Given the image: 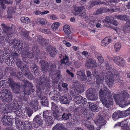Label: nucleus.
I'll list each match as a JSON object with an SVG mask.
<instances>
[{
    "label": "nucleus",
    "mask_w": 130,
    "mask_h": 130,
    "mask_svg": "<svg viewBox=\"0 0 130 130\" xmlns=\"http://www.w3.org/2000/svg\"><path fill=\"white\" fill-rule=\"evenodd\" d=\"M124 130H130L129 126L127 123L124 122H122V126Z\"/></svg>",
    "instance_id": "3c124183"
},
{
    "label": "nucleus",
    "mask_w": 130,
    "mask_h": 130,
    "mask_svg": "<svg viewBox=\"0 0 130 130\" xmlns=\"http://www.w3.org/2000/svg\"><path fill=\"white\" fill-rule=\"evenodd\" d=\"M76 74L78 78H79L81 80L85 81L87 79V77L85 73V70L83 69L82 71H77Z\"/></svg>",
    "instance_id": "393cba45"
},
{
    "label": "nucleus",
    "mask_w": 130,
    "mask_h": 130,
    "mask_svg": "<svg viewBox=\"0 0 130 130\" xmlns=\"http://www.w3.org/2000/svg\"><path fill=\"white\" fill-rule=\"evenodd\" d=\"M122 111V113H123V118L127 116L130 115V110L129 109H128Z\"/></svg>",
    "instance_id": "5fc2aeb1"
},
{
    "label": "nucleus",
    "mask_w": 130,
    "mask_h": 130,
    "mask_svg": "<svg viewBox=\"0 0 130 130\" xmlns=\"http://www.w3.org/2000/svg\"><path fill=\"white\" fill-rule=\"evenodd\" d=\"M72 99L69 94H64L59 98V101L61 104H69Z\"/></svg>",
    "instance_id": "a211bd4d"
},
{
    "label": "nucleus",
    "mask_w": 130,
    "mask_h": 130,
    "mask_svg": "<svg viewBox=\"0 0 130 130\" xmlns=\"http://www.w3.org/2000/svg\"><path fill=\"white\" fill-rule=\"evenodd\" d=\"M37 82L38 86L36 90V96L40 99L42 97V89H45L46 92L50 90L51 87L50 81L49 80H48L47 77L46 76L42 75L38 79Z\"/></svg>",
    "instance_id": "423d86ee"
},
{
    "label": "nucleus",
    "mask_w": 130,
    "mask_h": 130,
    "mask_svg": "<svg viewBox=\"0 0 130 130\" xmlns=\"http://www.w3.org/2000/svg\"><path fill=\"white\" fill-rule=\"evenodd\" d=\"M6 115L3 116L2 122L3 125L5 126H9L12 124V119Z\"/></svg>",
    "instance_id": "4be33fe9"
},
{
    "label": "nucleus",
    "mask_w": 130,
    "mask_h": 130,
    "mask_svg": "<svg viewBox=\"0 0 130 130\" xmlns=\"http://www.w3.org/2000/svg\"><path fill=\"white\" fill-rule=\"evenodd\" d=\"M45 124L47 126H51L54 123V121L52 117L43 119Z\"/></svg>",
    "instance_id": "c9c22d12"
},
{
    "label": "nucleus",
    "mask_w": 130,
    "mask_h": 130,
    "mask_svg": "<svg viewBox=\"0 0 130 130\" xmlns=\"http://www.w3.org/2000/svg\"><path fill=\"white\" fill-rule=\"evenodd\" d=\"M50 111L46 110L44 111L43 113V119L49 117H51L49 116Z\"/></svg>",
    "instance_id": "4d7b16f0"
},
{
    "label": "nucleus",
    "mask_w": 130,
    "mask_h": 130,
    "mask_svg": "<svg viewBox=\"0 0 130 130\" xmlns=\"http://www.w3.org/2000/svg\"><path fill=\"white\" fill-rule=\"evenodd\" d=\"M37 40H36V42L41 45L42 46H44V45L46 44V42L44 41V39L41 35H39L37 37Z\"/></svg>",
    "instance_id": "ea45409f"
},
{
    "label": "nucleus",
    "mask_w": 130,
    "mask_h": 130,
    "mask_svg": "<svg viewBox=\"0 0 130 130\" xmlns=\"http://www.w3.org/2000/svg\"><path fill=\"white\" fill-rule=\"evenodd\" d=\"M121 57L119 56H113L112 58V60L117 64H118V61L120 60Z\"/></svg>",
    "instance_id": "6e6d98bb"
},
{
    "label": "nucleus",
    "mask_w": 130,
    "mask_h": 130,
    "mask_svg": "<svg viewBox=\"0 0 130 130\" xmlns=\"http://www.w3.org/2000/svg\"><path fill=\"white\" fill-rule=\"evenodd\" d=\"M41 104L44 106H47L48 104V100L46 97L43 96L41 99Z\"/></svg>",
    "instance_id": "37998d69"
},
{
    "label": "nucleus",
    "mask_w": 130,
    "mask_h": 130,
    "mask_svg": "<svg viewBox=\"0 0 130 130\" xmlns=\"http://www.w3.org/2000/svg\"><path fill=\"white\" fill-rule=\"evenodd\" d=\"M42 120L39 118V116L36 115L34 119L33 125L35 128L38 127L42 124Z\"/></svg>",
    "instance_id": "5701e85b"
},
{
    "label": "nucleus",
    "mask_w": 130,
    "mask_h": 130,
    "mask_svg": "<svg viewBox=\"0 0 130 130\" xmlns=\"http://www.w3.org/2000/svg\"><path fill=\"white\" fill-rule=\"evenodd\" d=\"M84 88L83 85L80 83H78L77 86L74 85L73 87L71 88V93L73 96L75 95H78L80 93L84 92Z\"/></svg>",
    "instance_id": "4468645a"
},
{
    "label": "nucleus",
    "mask_w": 130,
    "mask_h": 130,
    "mask_svg": "<svg viewBox=\"0 0 130 130\" xmlns=\"http://www.w3.org/2000/svg\"><path fill=\"white\" fill-rule=\"evenodd\" d=\"M99 62L101 64L102 63L104 62V59L102 56L97 58Z\"/></svg>",
    "instance_id": "774afa93"
},
{
    "label": "nucleus",
    "mask_w": 130,
    "mask_h": 130,
    "mask_svg": "<svg viewBox=\"0 0 130 130\" xmlns=\"http://www.w3.org/2000/svg\"><path fill=\"white\" fill-rule=\"evenodd\" d=\"M125 61L124 60L123 58L121 57L120 59V60L118 61V63L117 65L119 66H121L123 67L125 64Z\"/></svg>",
    "instance_id": "13d9d810"
},
{
    "label": "nucleus",
    "mask_w": 130,
    "mask_h": 130,
    "mask_svg": "<svg viewBox=\"0 0 130 130\" xmlns=\"http://www.w3.org/2000/svg\"><path fill=\"white\" fill-rule=\"evenodd\" d=\"M0 4L2 8V10H4L6 8V7L5 5V4H6L8 5L11 4L13 3L12 1H7V0H0Z\"/></svg>",
    "instance_id": "72a5a7b5"
},
{
    "label": "nucleus",
    "mask_w": 130,
    "mask_h": 130,
    "mask_svg": "<svg viewBox=\"0 0 130 130\" xmlns=\"http://www.w3.org/2000/svg\"><path fill=\"white\" fill-rule=\"evenodd\" d=\"M51 104V109L53 111V116L54 118L60 112L58 110V106L54 103L52 102Z\"/></svg>",
    "instance_id": "bb28decb"
},
{
    "label": "nucleus",
    "mask_w": 130,
    "mask_h": 130,
    "mask_svg": "<svg viewBox=\"0 0 130 130\" xmlns=\"http://www.w3.org/2000/svg\"><path fill=\"white\" fill-rule=\"evenodd\" d=\"M63 30L66 34V37L68 41L71 40L73 38V33L71 31L70 26L65 25L63 27Z\"/></svg>",
    "instance_id": "f3484780"
},
{
    "label": "nucleus",
    "mask_w": 130,
    "mask_h": 130,
    "mask_svg": "<svg viewBox=\"0 0 130 130\" xmlns=\"http://www.w3.org/2000/svg\"><path fill=\"white\" fill-rule=\"evenodd\" d=\"M20 55L16 51L13 52V57L17 60L16 64L17 67L20 68L25 76L28 79L32 80L33 76L29 70L28 67L25 64L23 63L22 61L19 59Z\"/></svg>",
    "instance_id": "0eeeda50"
},
{
    "label": "nucleus",
    "mask_w": 130,
    "mask_h": 130,
    "mask_svg": "<svg viewBox=\"0 0 130 130\" xmlns=\"http://www.w3.org/2000/svg\"><path fill=\"white\" fill-rule=\"evenodd\" d=\"M95 68H94L91 69H92L93 74L95 75L96 76V75H97V74L98 75L99 72L98 71V69H95Z\"/></svg>",
    "instance_id": "69168bd1"
},
{
    "label": "nucleus",
    "mask_w": 130,
    "mask_h": 130,
    "mask_svg": "<svg viewBox=\"0 0 130 130\" xmlns=\"http://www.w3.org/2000/svg\"><path fill=\"white\" fill-rule=\"evenodd\" d=\"M21 21L24 23L28 24L30 22V19L26 17H22L20 19Z\"/></svg>",
    "instance_id": "a18cd8bd"
},
{
    "label": "nucleus",
    "mask_w": 130,
    "mask_h": 130,
    "mask_svg": "<svg viewBox=\"0 0 130 130\" xmlns=\"http://www.w3.org/2000/svg\"><path fill=\"white\" fill-rule=\"evenodd\" d=\"M85 66L87 69H89L96 68L97 65L95 60L89 58L86 61Z\"/></svg>",
    "instance_id": "dca6fc26"
},
{
    "label": "nucleus",
    "mask_w": 130,
    "mask_h": 130,
    "mask_svg": "<svg viewBox=\"0 0 130 130\" xmlns=\"http://www.w3.org/2000/svg\"><path fill=\"white\" fill-rule=\"evenodd\" d=\"M30 106L35 111H36L41 108L39 105L38 101L36 100L35 101H33L32 102Z\"/></svg>",
    "instance_id": "2f4dec72"
},
{
    "label": "nucleus",
    "mask_w": 130,
    "mask_h": 130,
    "mask_svg": "<svg viewBox=\"0 0 130 130\" xmlns=\"http://www.w3.org/2000/svg\"><path fill=\"white\" fill-rule=\"evenodd\" d=\"M74 125V124L71 122H68L66 124L67 127L70 129L73 128Z\"/></svg>",
    "instance_id": "052dcab7"
},
{
    "label": "nucleus",
    "mask_w": 130,
    "mask_h": 130,
    "mask_svg": "<svg viewBox=\"0 0 130 130\" xmlns=\"http://www.w3.org/2000/svg\"><path fill=\"white\" fill-rule=\"evenodd\" d=\"M26 111L29 117H30L32 113V111L30 108L27 107L26 108Z\"/></svg>",
    "instance_id": "680f3d73"
},
{
    "label": "nucleus",
    "mask_w": 130,
    "mask_h": 130,
    "mask_svg": "<svg viewBox=\"0 0 130 130\" xmlns=\"http://www.w3.org/2000/svg\"><path fill=\"white\" fill-rule=\"evenodd\" d=\"M102 120L101 119H100L96 120L95 121V123L97 125H98L100 124H101L102 122Z\"/></svg>",
    "instance_id": "338daca9"
},
{
    "label": "nucleus",
    "mask_w": 130,
    "mask_h": 130,
    "mask_svg": "<svg viewBox=\"0 0 130 130\" xmlns=\"http://www.w3.org/2000/svg\"><path fill=\"white\" fill-rule=\"evenodd\" d=\"M8 9L7 11L8 14L7 18H11L13 13H14L16 10L15 8V7H9L8 8Z\"/></svg>",
    "instance_id": "c756f323"
},
{
    "label": "nucleus",
    "mask_w": 130,
    "mask_h": 130,
    "mask_svg": "<svg viewBox=\"0 0 130 130\" xmlns=\"http://www.w3.org/2000/svg\"><path fill=\"white\" fill-rule=\"evenodd\" d=\"M47 21L44 18H38L36 21L37 23H39L42 25H45L47 23Z\"/></svg>",
    "instance_id": "09e8293b"
},
{
    "label": "nucleus",
    "mask_w": 130,
    "mask_h": 130,
    "mask_svg": "<svg viewBox=\"0 0 130 130\" xmlns=\"http://www.w3.org/2000/svg\"><path fill=\"white\" fill-rule=\"evenodd\" d=\"M74 104L77 106V108L80 110L82 116L84 117L85 120L87 121L84 123L85 126L89 130H94V127L91 124L90 120L92 118L90 116L89 111L86 107V104L87 103V100L82 96L79 95L75 96L74 98Z\"/></svg>",
    "instance_id": "7ed1b4c3"
},
{
    "label": "nucleus",
    "mask_w": 130,
    "mask_h": 130,
    "mask_svg": "<svg viewBox=\"0 0 130 130\" xmlns=\"http://www.w3.org/2000/svg\"><path fill=\"white\" fill-rule=\"evenodd\" d=\"M15 123L16 126L18 127L19 129L22 127V124L23 123L22 121H21L20 119L18 118H15Z\"/></svg>",
    "instance_id": "c03bdc74"
},
{
    "label": "nucleus",
    "mask_w": 130,
    "mask_h": 130,
    "mask_svg": "<svg viewBox=\"0 0 130 130\" xmlns=\"http://www.w3.org/2000/svg\"><path fill=\"white\" fill-rule=\"evenodd\" d=\"M95 78L97 84L98 85L101 84L103 83L104 76H102L100 75H98L96 76Z\"/></svg>",
    "instance_id": "58836bf2"
},
{
    "label": "nucleus",
    "mask_w": 130,
    "mask_h": 130,
    "mask_svg": "<svg viewBox=\"0 0 130 130\" xmlns=\"http://www.w3.org/2000/svg\"><path fill=\"white\" fill-rule=\"evenodd\" d=\"M99 94L101 102L104 106L108 108L113 104L110 91L108 89H100Z\"/></svg>",
    "instance_id": "39448f33"
},
{
    "label": "nucleus",
    "mask_w": 130,
    "mask_h": 130,
    "mask_svg": "<svg viewBox=\"0 0 130 130\" xmlns=\"http://www.w3.org/2000/svg\"><path fill=\"white\" fill-rule=\"evenodd\" d=\"M114 47L115 51L117 52L120 49L121 47V44L120 43H116L114 45Z\"/></svg>",
    "instance_id": "603ef678"
},
{
    "label": "nucleus",
    "mask_w": 130,
    "mask_h": 130,
    "mask_svg": "<svg viewBox=\"0 0 130 130\" xmlns=\"http://www.w3.org/2000/svg\"><path fill=\"white\" fill-rule=\"evenodd\" d=\"M22 102L20 101L14 100L11 104V108L14 110V113L17 117H20L22 115V110L21 109Z\"/></svg>",
    "instance_id": "1a4fd4ad"
},
{
    "label": "nucleus",
    "mask_w": 130,
    "mask_h": 130,
    "mask_svg": "<svg viewBox=\"0 0 130 130\" xmlns=\"http://www.w3.org/2000/svg\"><path fill=\"white\" fill-rule=\"evenodd\" d=\"M115 17L117 19H120L122 20H125L126 21L128 19V17L126 15H116Z\"/></svg>",
    "instance_id": "79ce46f5"
},
{
    "label": "nucleus",
    "mask_w": 130,
    "mask_h": 130,
    "mask_svg": "<svg viewBox=\"0 0 130 130\" xmlns=\"http://www.w3.org/2000/svg\"><path fill=\"white\" fill-rule=\"evenodd\" d=\"M111 39L110 37H106L103 39L101 41V45L102 46H105L107 45L110 43Z\"/></svg>",
    "instance_id": "4c0bfd02"
},
{
    "label": "nucleus",
    "mask_w": 130,
    "mask_h": 130,
    "mask_svg": "<svg viewBox=\"0 0 130 130\" xmlns=\"http://www.w3.org/2000/svg\"><path fill=\"white\" fill-rule=\"evenodd\" d=\"M58 88L60 91L63 93H66L68 90V88H62L59 86H58Z\"/></svg>",
    "instance_id": "864d4df0"
},
{
    "label": "nucleus",
    "mask_w": 130,
    "mask_h": 130,
    "mask_svg": "<svg viewBox=\"0 0 130 130\" xmlns=\"http://www.w3.org/2000/svg\"><path fill=\"white\" fill-rule=\"evenodd\" d=\"M2 25L3 30L0 29V44L3 42H9L10 44L12 45L14 48L17 50L18 52L23 49L22 57L24 58H26L25 60L27 58L32 59L33 58H34L35 59L38 60L40 50L37 46H35L33 47L31 53V52L29 51V44L27 43H25L23 47L22 42L20 40L13 39L10 40L11 39L10 37L11 36L13 33L12 30L14 27L12 25L10 27L4 24H2Z\"/></svg>",
    "instance_id": "f257e3e1"
},
{
    "label": "nucleus",
    "mask_w": 130,
    "mask_h": 130,
    "mask_svg": "<svg viewBox=\"0 0 130 130\" xmlns=\"http://www.w3.org/2000/svg\"><path fill=\"white\" fill-rule=\"evenodd\" d=\"M50 97L55 101L58 102L61 96L60 93L56 90L51 91L49 95Z\"/></svg>",
    "instance_id": "aec40b11"
},
{
    "label": "nucleus",
    "mask_w": 130,
    "mask_h": 130,
    "mask_svg": "<svg viewBox=\"0 0 130 130\" xmlns=\"http://www.w3.org/2000/svg\"><path fill=\"white\" fill-rule=\"evenodd\" d=\"M105 67L107 71L106 74V82L109 87H111L114 80H116L118 78L119 75L117 71L115 69H112V66H109L108 62L106 63Z\"/></svg>",
    "instance_id": "20e7f679"
},
{
    "label": "nucleus",
    "mask_w": 130,
    "mask_h": 130,
    "mask_svg": "<svg viewBox=\"0 0 130 130\" xmlns=\"http://www.w3.org/2000/svg\"><path fill=\"white\" fill-rule=\"evenodd\" d=\"M10 51L8 47H5L4 51L0 49V60L2 58V59L5 58L6 57V55L8 56L9 54Z\"/></svg>",
    "instance_id": "cd10ccee"
},
{
    "label": "nucleus",
    "mask_w": 130,
    "mask_h": 130,
    "mask_svg": "<svg viewBox=\"0 0 130 130\" xmlns=\"http://www.w3.org/2000/svg\"><path fill=\"white\" fill-rule=\"evenodd\" d=\"M118 10L116 8L112 9H110L107 7H101L100 8L98 9L94 13V14L95 15H98L100 14H102L103 13H105L107 12H116L117 10Z\"/></svg>",
    "instance_id": "2eb2a0df"
},
{
    "label": "nucleus",
    "mask_w": 130,
    "mask_h": 130,
    "mask_svg": "<svg viewBox=\"0 0 130 130\" xmlns=\"http://www.w3.org/2000/svg\"><path fill=\"white\" fill-rule=\"evenodd\" d=\"M51 48V50L50 51V54L51 57H53L56 55L57 53V51L56 50V48L54 47H53L51 46L50 48V49Z\"/></svg>",
    "instance_id": "a19ab883"
},
{
    "label": "nucleus",
    "mask_w": 130,
    "mask_h": 130,
    "mask_svg": "<svg viewBox=\"0 0 130 130\" xmlns=\"http://www.w3.org/2000/svg\"><path fill=\"white\" fill-rule=\"evenodd\" d=\"M71 114L69 113H62V112H60L55 117L54 119L59 121H62L63 120H67L69 119L70 117L71 116Z\"/></svg>",
    "instance_id": "6ab92c4d"
},
{
    "label": "nucleus",
    "mask_w": 130,
    "mask_h": 130,
    "mask_svg": "<svg viewBox=\"0 0 130 130\" xmlns=\"http://www.w3.org/2000/svg\"><path fill=\"white\" fill-rule=\"evenodd\" d=\"M126 24L127 25L128 27L126 25H124L122 26L123 27V30L124 32H128L127 30L128 29V28L130 27V20L127 19L126 21Z\"/></svg>",
    "instance_id": "de8ad7c7"
},
{
    "label": "nucleus",
    "mask_w": 130,
    "mask_h": 130,
    "mask_svg": "<svg viewBox=\"0 0 130 130\" xmlns=\"http://www.w3.org/2000/svg\"><path fill=\"white\" fill-rule=\"evenodd\" d=\"M32 72L34 73L35 76H38L40 75V70L39 67L36 64L33 63L30 67Z\"/></svg>",
    "instance_id": "b1692460"
},
{
    "label": "nucleus",
    "mask_w": 130,
    "mask_h": 130,
    "mask_svg": "<svg viewBox=\"0 0 130 130\" xmlns=\"http://www.w3.org/2000/svg\"><path fill=\"white\" fill-rule=\"evenodd\" d=\"M122 111L118 110L115 111L113 113L112 118L113 120L116 121L119 118H123Z\"/></svg>",
    "instance_id": "c85d7f7f"
},
{
    "label": "nucleus",
    "mask_w": 130,
    "mask_h": 130,
    "mask_svg": "<svg viewBox=\"0 0 130 130\" xmlns=\"http://www.w3.org/2000/svg\"><path fill=\"white\" fill-rule=\"evenodd\" d=\"M86 95L87 98L91 100H96L98 98L96 90L93 88H89L87 91Z\"/></svg>",
    "instance_id": "f8f14e48"
},
{
    "label": "nucleus",
    "mask_w": 130,
    "mask_h": 130,
    "mask_svg": "<svg viewBox=\"0 0 130 130\" xmlns=\"http://www.w3.org/2000/svg\"><path fill=\"white\" fill-rule=\"evenodd\" d=\"M83 2H85L87 0H81ZM90 2V6L91 7H93L95 5L101 4L100 2L97 1V0H91Z\"/></svg>",
    "instance_id": "49530a36"
},
{
    "label": "nucleus",
    "mask_w": 130,
    "mask_h": 130,
    "mask_svg": "<svg viewBox=\"0 0 130 130\" xmlns=\"http://www.w3.org/2000/svg\"><path fill=\"white\" fill-rule=\"evenodd\" d=\"M53 130H69L61 124L58 123L56 124L53 128Z\"/></svg>",
    "instance_id": "473e14b6"
},
{
    "label": "nucleus",
    "mask_w": 130,
    "mask_h": 130,
    "mask_svg": "<svg viewBox=\"0 0 130 130\" xmlns=\"http://www.w3.org/2000/svg\"><path fill=\"white\" fill-rule=\"evenodd\" d=\"M59 25L60 24L59 23L56 22L52 24L51 26V28L53 30H55L57 29Z\"/></svg>",
    "instance_id": "bf43d9fd"
},
{
    "label": "nucleus",
    "mask_w": 130,
    "mask_h": 130,
    "mask_svg": "<svg viewBox=\"0 0 130 130\" xmlns=\"http://www.w3.org/2000/svg\"><path fill=\"white\" fill-rule=\"evenodd\" d=\"M74 10L73 14L75 15H79L81 18H84L86 16V13L85 10L82 11L85 8L84 6L77 7L75 5L73 6Z\"/></svg>",
    "instance_id": "ddd939ff"
},
{
    "label": "nucleus",
    "mask_w": 130,
    "mask_h": 130,
    "mask_svg": "<svg viewBox=\"0 0 130 130\" xmlns=\"http://www.w3.org/2000/svg\"><path fill=\"white\" fill-rule=\"evenodd\" d=\"M7 82L5 80H2L0 81V87L3 88L4 87H6Z\"/></svg>",
    "instance_id": "e2e57ef3"
},
{
    "label": "nucleus",
    "mask_w": 130,
    "mask_h": 130,
    "mask_svg": "<svg viewBox=\"0 0 130 130\" xmlns=\"http://www.w3.org/2000/svg\"><path fill=\"white\" fill-rule=\"evenodd\" d=\"M87 105L88 107L91 109L92 111L94 112L97 111L98 108L96 104L89 102L88 103Z\"/></svg>",
    "instance_id": "f704fd0d"
},
{
    "label": "nucleus",
    "mask_w": 130,
    "mask_h": 130,
    "mask_svg": "<svg viewBox=\"0 0 130 130\" xmlns=\"http://www.w3.org/2000/svg\"><path fill=\"white\" fill-rule=\"evenodd\" d=\"M8 106V105L4 103H0V112L2 114H7L10 112Z\"/></svg>",
    "instance_id": "412c9836"
},
{
    "label": "nucleus",
    "mask_w": 130,
    "mask_h": 130,
    "mask_svg": "<svg viewBox=\"0 0 130 130\" xmlns=\"http://www.w3.org/2000/svg\"><path fill=\"white\" fill-rule=\"evenodd\" d=\"M69 61V58L66 54L65 55V57L62 59L60 61L61 63L66 64Z\"/></svg>",
    "instance_id": "8fccbe9b"
},
{
    "label": "nucleus",
    "mask_w": 130,
    "mask_h": 130,
    "mask_svg": "<svg viewBox=\"0 0 130 130\" xmlns=\"http://www.w3.org/2000/svg\"><path fill=\"white\" fill-rule=\"evenodd\" d=\"M22 127H21V129L22 130L25 129L26 130H31L32 129V123L29 120L25 121L22 124Z\"/></svg>",
    "instance_id": "a878e982"
},
{
    "label": "nucleus",
    "mask_w": 130,
    "mask_h": 130,
    "mask_svg": "<svg viewBox=\"0 0 130 130\" xmlns=\"http://www.w3.org/2000/svg\"><path fill=\"white\" fill-rule=\"evenodd\" d=\"M11 92L7 89L1 91L0 92V98L4 102H10L12 100Z\"/></svg>",
    "instance_id": "9b49d317"
},
{
    "label": "nucleus",
    "mask_w": 130,
    "mask_h": 130,
    "mask_svg": "<svg viewBox=\"0 0 130 130\" xmlns=\"http://www.w3.org/2000/svg\"><path fill=\"white\" fill-rule=\"evenodd\" d=\"M111 16H107L104 20V21L107 23H110L111 21Z\"/></svg>",
    "instance_id": "0e129e2a"
},
{
    "label": "nucleus",
    "mask_w": 130,
    "mask_h": 130,
    "mask_svg": "<svg viewBox=\"0 0 130 130\" xmlns=\"http://www.w3.org/2000/svg\"><path fill=\"white\" fill-rule=\"evenodd\" d=\"M13 58L10 57L9 58L5 60L6 63L9 66H11L14 64L15 61V59H16L13 57Z\"/></svg>",
    "instance_id": "7c9ffc66"
},
{
    "label": "nucleus",
    "mask_w": 130,
    "mask_h": 130,
    "mask_svg": "<svg viewBox=\"0 0 130 130\" xmlns=\"http://www.w3.org/2000/svg\"><path fill=\"white\" fill-rule=\"evenodd\" d=\"M7 70L10 73L11 76L22 81L24 84H21L23 91L19 93L20 85L17 83H14L13 78L9 77L8 79V82L9 86L11 88L13 92L19 94V98L21 101H27L30 94L33 95L34 96L33 93L35 90L33 88V85L28 81L23 79V75L22 72L15 71L14 68L11 67L7 68Z\"/></svg>",
    "instance_id": "f03ea898"
},
{
    "label": "nucleus",
    "mask_w": 130,
    "mask_h": 130,
    "mask_svg": "<svg viewBox=\"0 0 130 130\" xmlns=\"http://www.w3.org/2000/svg\"><path fill=\"white\" fill-rule=\"evenodd\" d=\"M113 96L115 100L120 106L122 108L124 107L126 105H127L130 104V101L127 104H123V103H125L127 101V99L129 97V94L127 93L126 90H124L122 92L119 94H114Z\"/></svg>",
    "instance_id": "6e6552de"
},
{
    "label": "nucleus",
    "mask_w": 130,
    "mask_h": 130,
    "mask_svg": "<svg viewBox=\"0 0 130 130\" xmlns=\"http://www.w3.org/2000/svg\"><path fill=\"white\" fill-rule=\"evenodd\" d=\"M39 63L41 67V70L43 73H46L48 70V72L50 75L53 74L54 71V67L53 64L50 66L49 68L48 62L44 60H41L40 62Z\"/></svg>",
    "instance_id": "9d476101"
},
{
    "label": "nucleus",
    "mask_w": 130,
    "mask_h": 130,
    "mask_svg": "<svg viewBox=\"0 0 130 130\" xmlns=\"http://www.w3.org/2000/svg\"><path fill=\"white\" fill-rule=\"evenodd\" d=\"M20 33L21 35L24 39L28 40L30 39V37L29 36V33L28 31L24 29L21 31Z\"/></svg>",
    "instance_id": "e433bc0d"
}]
</instances>
